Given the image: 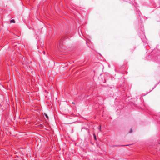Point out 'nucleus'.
<instances>
[{
  "label": "nucleus",
  "mask_w": 160,
  "mask_h": 160,
  "mask_svg": "<svg viewBox=\"0 0 160 160\" xmlns=\"http://www.w3.org/2000/svg\"><path fill=\"white\" fill-rule=\"evenodd\" d=\"M10 22L11 23H15V21L14 19L11 20Z\"/></svg>",
  "instance_id": "obj_1"
},
{
  "label": "nucleus",
  "mask_w": 160,
  "mask_h": 160,
  "mask_svg": "<svg viewBox=\"0 0 160 160\" xmlns=\"http://www.w3.org/2000/svg\"><path fill=\"white\" fill-rule=\"evenodd\" d=\"M159 83V82L155 85L153 88L151 90H150V92L152 91V90Z\"/></svg>",
  "instance_id": "obj_2"
},
{
  "label": "nucleus",
  "mask_w": 160,
  "mask_h": 160,
  "mask_svg": "<svg viewBox=\"0 0 160 160\" xmlns=\"http://www.w3.org/2000/svg\"><path fill=\"white\" fill-rule=\"evenodd\" d=\"M44 115L46 116V117L47 118V119H48V115L46 114V113H44Z\"/></svg>",
  "instance_id": "obj_3"
},
{
  "label": "nucleus",
  "mask_w": 160,
  "mask_h": 160,
  "mask_svg": "<svg viewBox=\"0 0 160 160\" xmlns=\"http://www.w3.org/2000/svg\"><path fill=\"white\" fill-rule=\"evenodd\" d=\"M93 135H94V139L95 140H97V138H96V136L95 134L94 133L93 134Z\"/></svg>",
  "instance_id": "obj_4"
},
{
  "label": "nucleus",
  "mask_w": 160,
  "mask_h": 160,
  "mask_svg": "<svg viewBox=\"0 0 160 160\" xmlns=\"http://www.w3.org/2000/svg\"><path fill=\"white\" fill-rule=\"evenodd\" d=\"M98 129L100 131H101V125H99Z\"/></svg>",
  "instance_id": "obj_5"
},
{
  "label": "nucleus",
  "mask_w": 160,
  "mask_h": 160,
  "mask_svg": "<svg viewBox=\"0 0 160 160\" xmlns=\"http://www.w3.org/2000/svg\"><path fill=\"white\" fill-rule=\"evenodd\" d=\"M132 130L131 128V133L132 132Z\"/></svg>",
  "instance_id": "obj_6"
},
{
  "label": "nucleus",
  "mask_w": 160,
  "mask_h": 160,
  "mask_svg": "<svg viewBox=\"0 0 160 160\" xmlns=\"http://www.w3.org/2000/svg\"><path fill=\"white\" fill-rule=\"evenodd\" d=\"M72 104H74V102H72Z\"/></svg>",
  "instance_id": "obj_7"
}]
</instances>
